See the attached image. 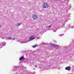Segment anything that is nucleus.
<instances>
[{
    "label": "nucleus",
    "instance_id": "25",
    "mask_svg": "<svg viewBox=\"0 0 74 74\" xmlns=\"http://www.w3.org/2000/svg\"><path fill=\"white\" fill-rule=\"evenodd\" d=\"M35 67H37V66H35Z\"/></svg>",
    "mask_w": 74,
    "mask_h": 74
},
{
    "label": "nucleus",
    "instance_id": "13",
    "mask_svg": "<svg viewBox=\"0 0 74 74\" xmlns=\"http://www.w3.org/2000/svg\"><path fill=\"white\" fill-rule=\"evenodd\" d=\"M25 58H24V57L22 56L21 58H19L20 60H24Z\"/></svg>",
    "mask_w": 74,
    "mask_h": 74
},
{
    "label": "nucleus",
    "instance_id": "26",
    "mask_svg": "<svg viewBox=\"0 0 74 74\" xmlns=\"http://www.w3.org/2000/svg\"><path fill=\"white\" fill-rule=\"evenodd\" d=\"M37 39H39V38H37Z\"/></svg>",
    "mask_w": 74,
    "mask_h": 74
},
{
    "label": "nucleus",
    "instance_id": "9",
    "mask_svg": "<svg viewBox=\"0 0 74 74\" xmlns=\"http://www.w3.org/2000/svg\"><path fill=\"white\" fill-rule=\"evenodd\" d=\"M48 5H47V3H45L43 4V8H47L48 7Z\"/></svg>",
    "mask_w": 74,
    "mask_h": 74
},
{
    "label": "nucleus",
    "instance_id": "7",
    "mask_svg": "<svg viewBox=\"0 0 74 74\" xmlns=\"http://www.w3.org/2000/svg\"><path fill=\"white\" fill-rule=\"evenodd\" d=\"M71 28V29H74V26H72V27H70V26H68L66 27L67 30H69V29Z\"/></svg>",
    "mask_w": 74,
    "mask_h": 74
},
{
    "label": "nucleus",
    "instance_id": "18",
    "mask_svg": "<svg viewBox=\"0 0 74 74\" xmlns=\"http://www.w3.org/2000/svg\"><path fill=\"white\" fill-rule=\"evenodd\" d=\"M52 27V25H50V26H48L47 27V29H49V28H50V27Z\"/></svg>",
    "mask_w": 74,
    "mask_h": 74
},
{
    "label": "nucleus",
    "instance_id": "19",
    "mask_svg": "<svg viewBox=\"0 0 74 74\" xmlns=\"http://www.w3.org/2000/svg\"><path fill=\"white\" fill-rule=\"evenodd\" d=\"M45 69H47V70H48V69H49V67H47V66H45Z\"/></svg>",
    "mask_w": 74,
    "mask_h": 74
},
{
    "label": "nucleus",
    "instance_id": "15",
    "mask_svg": "<svg viewBox=\"0 0 74 74\" xmlns=\"http://www.w3.org/2000/svg\"><path fill=\"white\" fill-rule=\"evenodd\" d=\"M1 44L3 45V46H4V45H6V43L5 42H3Z\"/></svg>",
    "mask_w": 74,
    "mask_h": 74
},
{
    "label": "nucleus",
    "instance_id": "10",
    "mask_svg": "<svg viewBox=\"0 0 74 74\" xmlns=\"http://www.w3.org/2000/svg\"><path fill=\"white\" fill-rule=\"evenodd\" d=\"M65 70H67L69 71V70H71V67H70V66L66 67L65 68Z\"/></svg>",
    "mask_w": 74,
    "mask_h": 74
},
{
    "label": "nucleus",
    "instance_id": "12",
    "mask_svg": "<svg viewBox=\"0 0 74 74\" xmlns=\"http://www.w3.org/2000/svg\"><path fill=\"white\" fill-rule=\"evenodd\" d=\"M64 18H65V20L67 21H68V19H69V16H65L64 17Z\"/></svg>",
    "mask_w": 74,
    "mask_h": 74
},
{
    "label": "nucleus",
    "instance_id": "3",
    "mask_svg": "<svg viewBox=\"0 0 74 74\" xmlns=\"http://www.w3.org/2000/svg\"><path fill=\"white\" fill-rule=\"evenodd\" d=\"M18 42H19L21 44H23V43H27L28 41H29V40H23L22 41L21 40H18Z\"/></svg>",
    "mask_w": 74,
    "mask_h": 74
},
{
    "label": "nucleus",
    "instance_id": "2",
    "mask_svg": "<svg viewBox=\"0 0 74 74\" xmlns=\"http://www.w3.org/2000/svg\"><path fill=\"white\" fill-rule=\"evenodd\" d=\"M58 29H60V25H59L55 26L53 27V30L54 32H56V30L58 29Z\"/></svg>",
    "mask_w": 74,
    "mask_h": 74
},
{
    "label": "nucleus",
    "instance_id": "27",
    "mask_svg": "<svg viewBox=\"0 0 74 74\" xmlns=\"http://www.w3.org/2000/svg\"><path fill=\"white\" fill-rule=\"evenodd\" d=\"M34 70H35V69H34Z\"/></svg>",
    "mask_w": 74,
    "mask_h": 74
},
{
    "label": "nucleus",
    "instance_id": "28",
    "mask_svg": "<svg viewBox=\"0 0 74 74\" xmlns=\"http://www.w3.org/2000/svg\"><path fill=\"white\" fill-rule=\"evenodd\" d=\"M60 67V68H61V67H60V66H59Z\"/></svg>",
    "mask_w": 74,
    "mask_h": 74
},
{
    "label": "nucleus",
    "instance_id": "11",
    "mask_svg": "<svg viewBox=\"0 0 74 74\" xmlns=\"http://www.w3.org/2000/svg\"><path fill=\"white\" fill-rule=\"evenodd\" d=\"M52 46L54 47H55V48H58V46L57 45H55L54 44H53Z\"/></svg>",
    "mask_w": 74,
    "mask_h": 74
},
{
    "label": "nucleus",
    "instance_id": "1",
    "mask_svg": "<svg viewBox=\"0 0 74 74\" xmlns=\"http://www.w3.org/2000/svg\"><path fill=\"white\" fill-rule=\"evenodd\" d=\"M21 68V69H22V70H23V73H24V70H23V69H24V67L23 66H22L21 67L19 66H14L13 69H12V70H13V71H15V70H18V69H19Z\"/></svg>",
    "mask_w": 74,
    "mask_h": 74
},
{
    "label": "nucleus",
    "instance_id": "8",
    "mask_svg": "<svg viewBox=\"0 0 74 74\" xmlns=\"http://www.w3.org/2000/svg\"><path fill=\"white\" fill-rule=\"evenodd\" d=\"M63 1L61 0H59L58 1V3H59L60 5H63Z\"/></svg>",
    "mask_w": 74,
    "mask_h": 74
},
{
    "label": "nucleus",
    "instance_id": "6",
    "mask_svg": "<svg viewBox=\"0 0 74 74\" xmlns=\"http://www.w3.org/2000/svg\"><path fill=\"white\" fill-rule=\"evenodd\" d=\"M6 40H14L15 39H16V38H12L11 37H6Z\"/></svg>",
    "mask_w": 74,
    "mask_h": 74
},
{
    "label": "nucleus",
    "instance_id": "17",
    "mask_svg": "<svg viewBox=\"0 0 74 74\" xmlns=\"http://www.w3.org/2000/svg\"><path fill=\"white\" fill-rule=\"evenodd\" d=\"M22 25V23H18L16 26H20V25Z\"/></svg>",
    "mask_w": 74,
    "mask_h": 74
},
{
    "label": "nucleus",
    "instance_id": "5",
    "mask_svg": "<svg viewBox=\"0 0 74 74\" xmlns=\"http://www.w3.org/2000/svg\"><path fill=\"white\" fill-rule=\"evenodd\" d=\"M29 40H28V41H32V40H33L34 39H35V37L33 36H31L29 38Z\"/></svg>",
    "mask_w": 74,
    "mask_h": 74
},
{
    "label": "nucleus",
    "instance_id": "20",
    "mask_svg": "<svg viewBox=\"0 0 74 74\" xmlns=\"http://www.w3.org/2000/svg\"><path fill=\"white\" fill-rule=\"evenodd\" d=\"M37 45H33L32 46V47L33 48H35L36 47H37Z\"/></svg>",
    "mask_w": 74,
    "mask_h": 74
},
{
    "label": "nucleus",
    "instance_id": "21",
    "mask_svg": "<svg viewBox=\"0 0 74 74\" xmlns=\"http://www.w3.org/2000/svg\"><path fill=\"white\" fill-rule=\"evenodd\" d=\"M63 34H60L59 35L60 36H63Z\"/></svg>",
    "mask_w": 74,
    "mask_h": 74
},
{
    "label": "nucleus",
    "instance_id": "16",
    "mask_svg": "<svg viewBox=\"0 0 74 74\" xmlns=\"http://www.w3.org/2000/svg\"><path fill=\"white\" fill-rule=\"evenodd\" d=\"M66 8H67V10H69V9H70L71 8L70 7V6H69V7H68L67 6H66Z\"/></svg>",
    "mask_w": 74,
    "mask_h": 74
},
{
    "label": "nucleus",
    "instance_id": "4",
    "mask_svg": "<svg viewBox=\"0 0 74 74\" xmlns=\"http://www.w3.org/2000/svg\"><path fill=\"white\" fill-rule=\"evenodd\" d=\"M32 17L34 20H36L38 19V15L37 14H34L33 15Z\"/></svg>",
    "mask_w": 74,
    "mask_h": 74
},
{
    "label": "nucleus",
    "instance_id": "14",
    "mask_svg": "<svg viewBox=\"0 0 74 74\" xmlns=\"http://www.w3.org/2000/svg\"><path fill=\"white\" fill-rule=\"evenodd\" d=\"M69 2V1L68 0H64V3H67H67Z\"/></svg>",
    "mask_w": 74,
    "mask_h": 74
},
{
    "label": "nucleus",
    "instance_id": "22",
    "mask_svg": "<svg viewBox=\"0 0 74 74\" xmlns=\"http://www.w3.org/2000/svg\"><path fill=\"white\" fill-rule=\"evenodd\" d=\"M2 48V47H1V45H0V48Z\"/></svg>",
    "mask_w": 74,
    "mask_h": 74
},
{
    "label": "nucleus",
    "instance_id": "24",
    "mask_svg": "<svg viewBox=\"0 0 74 74\" xmlns=\"http://www.w3.org/2000/svg\"><path fill=\"white\" fill-rule=\"evenodd\" d=\"M42 44H44V43L42 42L41 43Z\"/></svg>",
    "mask_w": 74,
    "mask_h": 74
},
{
    "label": "nucleus",
    "instance_id": "23",
    "mask_svg": "<svg viewBox=\"0 0 74 74\" xmlns=\"http://www.w3.org/2000/svg\"><path fill=\"white\" fill-rule=\"evenodd\" d=\"M28 74H32V72H30Z\"/></svg>",
    "mask_w": 74,
    "mask_h": 74
}]
</instances>
